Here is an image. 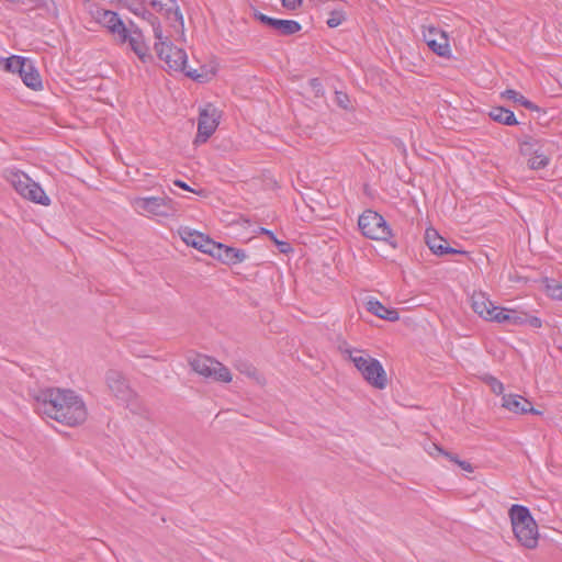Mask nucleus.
<instances>
[{"mask_svg": "<svg viewBox=\"0 0 562 562\" xmlns=\"http://www.w3.org/2000/svg\"><path fill=\"white\" fill-rule=\"evenodd\" d=\"M35 411L58 423L74 427L87 419V408L82 398L71 390L44 389L32 395Z\"/></svg>", "mask_w": 562, "mask_h": 562, "instance_id": "nucleus-1", "label": "nucleus"}, {"mask_svg": "<svg viewBox=\"0 0 562 562\" xmlns=\"http://www.w3.org/2000/svg\"><path fill=\"white\" fill-rule=\"evenodd\" d=\"M338 350L345 359L350 360L361 376L373 387L384 390L387 375L382 363L367 351L351 347L346 340L338 344Z\"/></svg>", "mask_w": 562, "mask_h": 562, "instance_id": "nucleus-2", "label": "nucleus"}, {"mask_svg": "<svg viewBox=\"0 0 562 562\" xmlns=\"http://www.w3.org/2000/svg\"><path fill=\"white\" fill-rule=\"evenodd\" d=\"M154 37L156 40L154 49L160 60L165 61L169 70L182 71L188 77L193 79H202L203 75L199 74L194 69H189L187 66V53L177 46H175L162 33L160 23H154Z\"/></svg>", "mask_w": 562, "mask_h": 562, "instance_id": "nucleus-3", "label": "nucleus"}, {"mask_svg": "<svg viewBox=\"0 0 562 562\" xmlns=\"http://www.w3.org/2000/svg\"><path fill=\"white\" fill-rule=\"evenodd\" d=\"M508 514L517 541L527 549H535L538 544L539 532L529 509L521 505H513Z\"/></svg>", "mask_w": 562, "mask_h": 562, "instance_id": "nucleus-4", "label": "nucleus"}, {"mask_svg": "<svg viewBox=\"0 0 562 562\" xmlns=\"http://www.w3.org/2000/svg\"><path fill=\"white\" fill-rule=\"evenodd\" d=\"M5 178L22 198L44 206L50 204V199L45 191L26 173L20 170H10Z\"/></svg>", "mask_w": 562, "mask_h": 562, "instance_id": "nucleus-5", "label": "nucleus"}, {"mask_svg": "<svg viewBox=\"0 0 562 562\" xmlns=\"http://www.w3.org/2000/svg\"><path fill=\"white\" fill-rule=\"evenodd\" d=\"M189 364L195 373L205 379L223 383H229L233 379L227 367L209 356L196 355L189 359Z\"/></svg>", "mask_w": 562, "mask_h": 562, "instance_id": "nucleus-6", "label": "nucleus"}, {"mask_svg": "<svg viewBox=\"0 0 562 562\" xmlns=\"http://www.w3.org/2000/svg\"><path fill=\"white\" fill-rule=\"evenodd\" d=\"M131 205L140 215L170 217L177 213L176 203L168 196L134 198Z\"/></svg>", "mask_w": 562, "mask_h": 562, "instance_id": "nucleus-7", "label": "nucleus"}, {"mask_svg": "<svg viewBox=\"0 0 562 562\" xmlns=\"http://www.w3.org/2000/svg\"><path fill=\"white\" fill-rule=\"evenodd\" d=\"M114 42L120 46L127 45L142 63L147 64L153 61V55L145 41V36L135 23L130 22V26H126L124 32H122Z\"/></svg>", "mask_w": 562, "mask_h": 562, "instance_id": "nucleus-8", "label": "nucleus"}, {"mask_svg": "<svg viewBox=\"0 0 562 562\" xmlns=\"http://www.w3.org/2000/svg\"><path fill=\"white\" fill-rule=\"evenodd\" d=\"M358 226L363 236L374 240H387L392 234L383 216L371 210L360 215Z\"/></svg>", "mask_w": 562, "mask_h": 562, "instance_id": "nucleus-9", "label": "nucleus"}, {"mask_svg": "<svg viewBox=\"0 0 562 562\" xmlns=\"http://www.w3.org/2000/svg\"><path fill=\"white\" fill-rule=\"evenodd\" d=\"M221 119V111L209 103L200 111L198 121V134L194 144L205 143L216 131Z\"/></svg>", "mask_w": 562, "mask_h": 562, "instance_id": "nucleus-10", "label": "nucleus"}, {"mask_svg": "<svg viewBox=\"0 0 562 562\" xmlns=\"http://www.w3.org/2000/svg\"><path fill=\"white\" fill-rule=\"evenodd\" d=\"M105 382L109 391L116 400L126 405L134 402L136 394L121 371L109 370L105 374Z\"/></svg>", "mask_w": 562, "mask_h": 562, "instance_id": "nucleus-11", "label": "nucleus"}, {"mask_svg": "<svg viewBox=\"0 0 562 562\" xmlns=\"http://www.w3.org/2000/svg\"><path fill=\"white\" fill-rule=\"evenodd\" d=\"M542 147L541 140L532 136H525L519 144L521 155L530 156L528 166L533 170L542 169L549 164V157L543 153Z\"/></svg>", "mask_w": 562, "mask_h": 562, "instance_id": "nucleus-12", "label": "nucleus"}, {"mask_svg": "<svg viewBox=\"0 0 562 562\" xmlns=\"http://www.w3.org/2000/svg\"><path fill=\"white\" fill-rule=\"evenodd\" d=\"M423 38L427 46L440 57H450L451 48L448 35L432 25H423Z\"/></svg>", "mask_w": 562, "mask_h": 562, "instance_id": "nucleus-13", "label": "nucleus"}, {"mask_svg": "<svg viewBox=\"0 0 562 562\" xmlns=\"http://www.w3.org/2000/svg\"><path fill=\"white\" fill-rule=\"evenodd\" d=\"M91 15L99 24L108 30L113 41L124 32V29L127 26L119 14L111 10L95 8L91 11Z\"/></svg>", "mask_w": 562, "mask_h": 562, "instance_id": "nucleus-14", "label": "nucleus"}, {"mask_svg": "<svg viewBox=\"0 0 562 562\" xmlns=\"http://www.w3.org/2000/svg\"><path fill=\"white\" fill-rule=\"evenodd\" d=\"M179 235L188 246H191L204 254L211 255L215 248V241L210 239L206 235L189 227H180Z\"/></svg>", "mask_w": 562, "mask_h": 562, "instance_id": "nucleus-15", "label": "nucleus"}, {"mask_svg": "<svg viewBox=\"0 0 562 562\" xmlns=\"http://www.w3.org/2000/svg\"><path fill=\"white\" fill-rule=\"evenodd\" d=\"M425 241L429 249L438 256L463 254L464 251L449 247L447 240L434 228L426 229Z\"/></svg>", "mask_w": 562, "mask_h": 562, "instance_id": "nucleus-16", "label": "nucleus"}, {"mask_svg": "<svg viewBox=\"0 0 562 562\" xmlns=\"http://www.w3.org/2000/svg\"><path fill=\"white\" fill-rule=\"evenodd\" d=\"M473 311L485 321H493L497 306L488 299L484 292H474L471 296Z\"/></svg>", "mask_w": 562, "mask_h": 562, "instance_id": "nucleus-17", "label": "nucleus"}, {"mask_svg": "<svg viewBox=\"0 0 562 562\" xmlns=\"http://www.w3.org/2000/svg\"><path fill=\"white\" fill-rule=\"evenodd\" d=\"M503 407L513 412V413H531V414H540L539 411L532 407V404L525 397L517 394H506L503 396Z\"/></svg>", "mask_w": 562, "mask_h": 562, "instance_id": "nucleus-18", "label": "nucleus"}, {"mask_svg": "<svg viewBox=\"0 0 562 562\" xmlns=\"http://www.w3.org/2000/svg\"><path fill=\"white\" fill-rule=\"evenodd\" d=\"M528 315L516 310L497 306L496 313L492 322L508 325L527 324Z\"/></svg>", "mask_w": 562, "mask_h": 562, "instance_id": "nucleus-19", "label": "nucleus"}, {"mask_svg": "<svg viewBox=\"0 0 562 562\" xmlns=\"http://www.w3.org/2000/svg\"><path fill=\"white\" fill-rule=\"evenodd\" d=\"M211 256L216 257L221 261L228 265L241 262L246 258L244 251L217 243H215V248L213 249Z\"/></svg>", "mask_w": 562, "mask_h": 562, "instance_id": "nucleus-20", "label": "nucleus"}, {"mask_svg": "<svg viewBox=\"0 0 562 562\" xmlns=\"http://www.w3.org/2000/svg\"><path fill=\"white\" fill-rule=\"evenodd\" d=\"M366 306L370 313H372L373 315H375L382 319H385L389 322H396L400 318V314H398L397 310L389 308L375 299L368 300L366 303Z\"/></svg>", "mask_w": 562, "mask_h": 562, "instance_id": "nucleus-21", "label": "nucleus"}, {"mask_svg": "<svg viewBox=\"0 0 562 562\" xmlns=\"http://www.w3.org/2000/svg\"><path fill=\"white\" fill-rule=\"evenodd\" d=\"M20 78L22 79L23 83L32 90H41L43 87L41 76L32 61L26 65L22 75H20Z\"/></svg>", "mask_w": 562, "mask_h": 562, "instance_id": "nucleus-22", "label": "nucleus"}, {"mask_svg": "<svg viewBox=\"0 0 562 562\" xmlns=\"http://www.w3.org/2000/svg\"><path fill=\"white\" fill-rule=\"evenodd\" d=\"M490 116L495 122H498V123H502V124H505L508 126L516 125L518 123L515 117L514 112H512L510 110H507L505 108H502V106L493 108L490 112Z\"/></svg>", "mask_w": 562, "mask_h": 562, "instance_id": "nucleus-23", "label": "nucleus"}, {"mask_svg": "<svg viewBox=\"0 0 562 562\" xmlns=\"http://www.w3.org/2000/svg\"><path fill=\"white\" fill-rule=\"evenodd\" d=\"M31 60L25 57L21 56H11L9 58L3 59V69L9 72L19 74L22 75L23 70L25 69L26 65Z\"/></svg>", "mask_w": 562, "mask_h": 562, "instance_id": "nucleus-24", "label": "nucleus"}, {"mask_svg": "<svg viewBox=\"0 0 562 562\" xmlns=\"http://www.w3.org/2000/svg\"><path fill=\"white\" fill-rule=\"evenodd\" d=\"M280 35H292L301 30V24L294 20H279L276 19L273 26Z\"/></svg>", "mask_w": 562, "mask_h": 562, "instance_id": "nucleus-25", "label": "nucleus"}, {"mask_svg": "<svg viewBox=\"0 0 562 562\" xmlns=\"http://www.w3.org/2000/svg\"><path fill=\"white\" fill-rule=\"evenodd\" d=\"M503 98L508 100H513L516 103H519L524 108L528 110H538V106L535 105L531 101L527 100L524 95L513 89H507L502 93Z\"/></svg>", "mask_w": 562, "mask_h": 562, "instance_id": "nucleus-26", "label": "nucleus"}, {"mask_svg": "<svg viewBox=\"0 0 562 562\" xmlns=\"http://www.w3.org/2000/svg\"><path fill=\"white\" fill-rule=\"evenodd\" d=\"M346 20V15L340 10H334L327 20V25L331 29L339 26Z\"/></svg>", "mask_w": 562, "mask_h": 562, "instance_id": "nucleus-27", "label": "nucleus"}, {"mask_svg": "<svg viewBox=\"0 0 562 562\" xmlns=\"http://www.w3.org/2000/svg\"><path fill=\"white\" fill-rule=\"evenodd\" d=\"M547 292L552 299L562 301V283L557 281L548 283Z\"/></svg>", "mask_w": 562, "mask_h": 562, "instance_id": "nucleus-28", "label": "nucleus"}, {"mask_svg": "<svg viewBox=\"0 0 562 562\" xmlns=\"http://www.w3.org/2000/svg\"><path fill=\"white\" fill-rule=\"evenodd\" d=\"M425 451L432 458L443 454L445 450L435 442H428L424 446Z\"/></svg>", "mask_w": 562, "mask_h": 562, "instance_id": "nucleus-29", "label": "nucleus"}, {"mask_svg": "<svg viewBox=\"0 0 562 562\" xmlns=\"http://www.w3.org/2000/svg\"><path fill=\"white\" fill-rule=\"evenodd\" d=\"M486 383L490 385L491 390L495 393V394H502L503 391H504V385L501 381H498L496 378L494 376H487L486 378Z\"/></svg>", "mask_w": 562, "mask_h": 562, "instance_id": "nucleus-30", "label": "nucleus"}, {"mask_svg": "<svg viewBox=\"0 0 562 562\" xmlns=\"http://www.w3.org/2000/svg\"><path fill=\"white\" fill-rule=\"evenodd\" d=\"M237 369H238L241 373H244V374H246V375H248V376H250V378H256V375H257V370H256V368H254V367H252V366H250V364H240V366H238V367H237Z\"/></svg>", "mask_w": 562, "mask_h": 562, "instance_id": "nucleus-31", "label": "nucleus"}, {"mask_svg": "<svg viewBox=\"0 0 562 562\" xmlns=\"http://www.w3.org/2000/svg\"><path fill=\"white\" fill-rule=\"evenodd\" d=\"M255 16H256V19H257V20H259L261 23H263V24H266V25H268V26H270V27L272 29L273 23H274V21H276V19H274V18H270V16H268V15L263 14V13H260V12H256V13H255Z\"/></svg>", "mask_w": 562, "mask_h": 562, "instance_id": "nucleus-32", "label": "nucleus"}, {"mask_svg": "<svg viewBox=\"0 0 562 562\" xmlns=\"http://www.w3.org/2000/svg\"><path fill=\"white\" fill-rule=\"evenodd\" d=\"M139 16L146 21L149 22V24L154 27V23L157 22V23H160L158 18H156L155 15H153L149 11L147 10H142V12L139 13Z\"/></svg>", "mask_w": 562, "mask_h": 562, "instance_id": "nucleus-33", "label": "nucleus"}, {"mask_svg": "<svg viewBox=\"0 0 562 562\" xmlns=\"http://www.w3.org/2000/svg\"><path fill=\"white\" fill-rule=\"evenodd\" d=\"M284 8L289 10H295L302 4V0H281Z\"/></svg>", "mask_w": 562, "mask_h": 562, "instance_id": "nucleus-34", "label": "nucleus"}, {"mask_svg": "<svg viewBox=\"0 0 562 562\" xmlns=\"http://www.w3.org/2000/svg\"><path fill=\"white\" fill-rule=\"evenodd\" d=\"M336 99H337V102L338 104L344 108V109H347V102H348V98L346 94L341 93V92H337L336 93Z\"/></svg>", "mask_w": 562, "mask_h": 562, "instance_id": "nucleus-35", "label": "nucleus"}, {"mask_svg": "<svg viewBox=\"0 0 562 562\" xmlns=\"http://www.w3.org/2000/svg\"><path fill=\"white\" fill-rule=\"evenodd\" d=\"M173 184L179 187V188H181V189H183V190H186V191H190V192L200 194V192H198L194 189L190 188L186 182H183L181 180H175Z\"/></svg>", "mask_w": 562, "mask_h": 562, "instance_id": "nucleus-36", "label": "nucleus"}, {"mask_svg": "<svg viewBox=\"0 0 562 562\" xmlns=\"http://www.w3.org/2000/svg\"><path fill=\"white\" fill-rule=\"evenodd\" d=\"M462 470L467 471V472H470L472 473L474 471V468L472 467V464L468 461H462L460 460L459 464H458Z\"/></svg>", "mask_w": 562, "mask_h": 562, "instance_id": "nucleus-37", "label": "nucleus"}, {"mask_svg": "<svg viewBox=\"0 0 562 562\" xmlns=\"http://www.w3.org/2000/svg\"><path fill=\"white\" fill-rule=\"evenodd\" d=\"M261 232H262L263 234H266V235H267L271 240H273L277 245H285L284 243L279 241V240L276 238L274 234H273L271 231L266 229V228H262V229H261Z\"/></svg>", "mask_w": 562, "mask_h": 562, "instance_id": "nucleus-38", "label": "nucleus"}, {"mask_svg": "<svg viewBox=\"0 0 562 562\" xmlns=\"http://www.w3.org/2000/svg\"><path fill=\"white\" fill-rule=\"evenodd\" d=\"M442 456H445L446 458H448L450 461L454 462L456 464H459V462H460V459L458 458V456L452 454L446 450Z\"/></svg>", "mask_w": 562, "mask_h": 562, "instance_id": "nucleus-39", "label": "nucleus"}, {"mask_svg": "<svg viewBox=\"0 0 562 562\" xmlns=\"http://www.w3.org/2000/svg\"><path fill=\"white\" fill-rule=\"evenodd\" d=\"M527 323H529L533 327H540L541 326V321L539 318H537V317H529L528 316Z\"/></svg>", "mask_w": 562, "mask_h": 562, "instance_id": "nucleus-40", "label": "nucleus"}, {"mask_svg": "<svg viewBox=\"0 0 562 562\" xmlns=\"http://www.w3.org/2000/svg\"><path fill=\"white\" fill-rule=\"evenodd\" d=\"M127 9L133 12L134 14L138 15L139 16V13L142 12V10H138V9H134L132 7H127Z\"/></svg>", "mask_w": 562, "mask_h": 562, "instance_id": "nucleus-41", "label": "nucleus"}]
</instances>
